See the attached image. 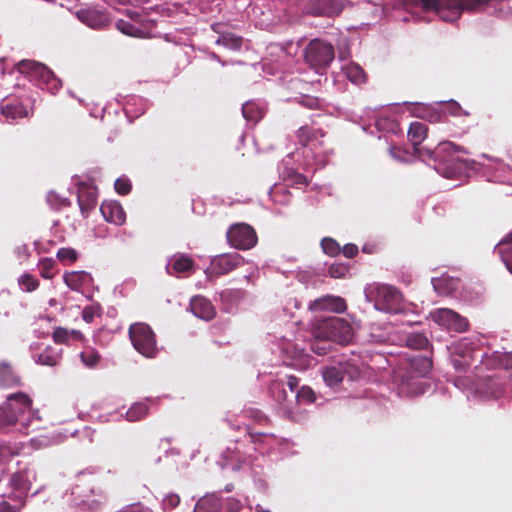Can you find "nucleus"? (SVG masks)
Masks as SVG:
<instances>
[{"label":"nucleus","mask_w":512,"mask_h":512,"mask_svg":"<svg viewBox=\"0 0 512 512\" xmlns=\"http://www.w3.org/2000/svg\"><path fill=\"white\" fill-rule=\"evenodd\" d=\"M313 336L340 345H347L353 339L354 332L347 320L333 316L318 321L313 329Z\"/></svg>","instance_id":"1"},{"label":"nucleus","mask_w":512,"mask_h":512,"mask_svg":"<svg viewBox=\"0 0 512 512\" xmlns=\"http://www.w3.org/2000/svg\"><path fill=\"white\" fill-rule=\"evenodd\" d=\"M376 309L391 314L404 311L403 295L395 286L389 284H374L369 291Z\"/></svg>","instance_id":"2"},{"label":"nucleus","mask_w":512,"mask_h":512,"mask_svg":"<svg viewBox=\"0 0 512 512\" xmlns=\"http://www.w3.org/2000/svg\"><path fill=\"white\" fill-rule=\"evenodd\" d=\"M32 399L25 393L17 392L7 396L6 402L0 406V429L14 426L20 418L28 413Z\"/></svg>","instance_id":"3"},{"label":"nucleus","mask_w":512,"mask_h":512,"mask_svg":"<svg viewBox=\"0 0 512 512\" xmlns=\"http://www.w3.org/2000/svg\"><path fill=\"white\" fill-rule=\"evenodd\" d=\"M129 338L134 349L147 358H155L159 352L157 339L152 328L143 322L131 324L128 329Z\"/></svg>","instance_id":"4"},{"label":"nucleus","mask_w":512,"mask_h":512,"mask_svg":"<svg viewBox=\"0 0 512 512\" xmlns=\"http://www.w3.org/2000/svg\"><path fill=\"white\" fill-rule=\"evenodd\" d=\"M305 61L314 70L319 72L329 67L334 59L332 44L320 39L311 40L305 48Z\"/></svg>","instance_id":"5"},{"label":"nucleus","mask_w":512,"mask_h":512,"mask_svg":"<svg viewBox=\"0 0 512 512\" xmlns=\"http://www.w3.org/2000/svg\"><path fill=\"white\" fill-rule=\"evenodd\" d=\"M20 73L28 74L32 79L36 80L42 88H47L52 93L59 90L61 82L57 79L54 73L44 64L31 61L22 60L18 64Z\"/></svg>","instance_id":"6"},{"label":"nucleus","mask_w":512,"mask_h":512,"mask_svg":"<svg viewBox=\"0 0 512 512\" xmlns=\"http://www.w3.org/2000/svg\"><path fill=\"white\" fill-rule=\"evenodd\" d=\"M480 349H475L474 343L463 338L451 346V360L457 371H466L475 360L479 359Z\"/></svg>","instance_id":"7"},{"label":"nucleus","mask_w":512,"mask_h":512,"mask_svg":"<svg viewBox=\"0 0 512 512\" xmlns=\"http://www.w3.org/2000/svg\"><path fill=\"white\" fill-rule=\"evenodd\" d=\"M227 239L231 246L248 250L257 244V234L254 228L246 223L232 225L227 231Z\"/></svg>","instance_id":"8"},{"label":"nucleus","mask_w":512,"mask_h":512,"mask_svg":"<svg viewBox=\"0 0 512 512\" xmlns=\"http://www.w3.org/2000/svg\"><path fill=\"white\" fill-rule=\"evenodd\" d=\"M432 319L445 329L454 332H464L468 329V320L448 308H439L431 312Z\"/></svg>","instance_id":"9"},{"label":"nucleus","mask_w":512,"mask_h":512,"mask_svg":"<svg viewBox=\"0 0 512 512\" xmlns=\"http://www.w3.org/2000/svg\"><path fill=\"white\" fill-rule=\"evenodd\" d=\"M31 485L30 471L28 469L13 473L9 479V486L13 489V492L8 496L9 499L25 505Z\"/></svg>","instance_id":"10"},{"label":"nucleus","mask_w":512,"mask_h":512,"mask_svg":"<svg viewBox=\"0 0 512 512\" xmlns=\"http://www.w3.org/2000/svg\"><path fill=\"white\" fill-rule=\"evenodd\" d=\"M75 179L77 180L75 184L78 190L77 201L80 211L84 217H88L97 205V187L93 181H81L78 177Z\"/></svg>","instance_id":"11"},{"label":"nucleus","mask_w":512,"mask_h":512,"mask_svg":"<svg viewBox=\"0 0 512 512\" xmlns=\"http://www.w3.org/2000/svg\"><path fill=\"white\" fill-rule=\"evenodd\" d=\"M343 8V0H308L305 12L312 15H338Z\"/></svg>","instance_id":"12"},{"label":"nucleus","mask_w":512,"mask_h":512,"mask_svg":"<svg viewBox=\"0 0 512 512\" xmlns=\"http://www.w3.org/2000/svg\"><path fill=\"white\" fill-rule=\"evenodd\" d=\"M77 18L93 29H102L110 24V18L104 9L87 8L76 12Z\"/></svg>","instance_id":"13"},{"label":"nucleus","mask_w":512,"mask_h":512,"mask_svg":"<svg viewBox=\"0 0 512 512\" xmlns=\"http://www.w3.org/2000/svg\"><path fill=\"white\" fill-rule=\"evenodd\" d=\"M243 257L238 253H226L215 256L211 262V269L217 275H224L243 264Z\"/></svg>","instance_id":"14"},{"label":"nucleus","mask_w":512,"mask_h":512,"mask_svg":"<svg viewBox=\"0 0 512 512\" xmlns=\"http://www.w3.org/2000/svg\"><path fill=\"white\" fill-rule=\"evenodd\" d=\"M309 309L312 312L329 311L342 313L347 309V304L342 297L325 295L312 301L309 304Z\"/></svg>","instance_id":"15"},{"label":"nucleus","mask_w":512,"mask_h":512,"mask_svg":"<svg viewBox=\"0 0 512 512\" xmlns=\"http://www.w3.org/2000/svg\"><path fill=\"white\" fill-rule=\"evenodd\" d=\"M476 391L485 397L500 398L505 393V386L499 377H486L476 387Z\"/></svg>","instance_id":"16"},{"label":"nucleus","mask_w":512,"mask_h":512,"mask_svg":"<svg viewBox=\"0 0 512 512\" xmlns=\"http://www.w3.org/2000/svg\"><path fill=\"white\" fill-rule=\"evenodd\" d=\"M100 211L105 220L110 223L122 225L126 220V213L119 202H103L100 206Z\"/></svg>","instance_id":"17"},{"label":"nucleus","mask_w":512,"mask_h":512,"mask_svg":"<svg viewBox=\"0 0 512 512\" xmlns=\"http://www.w3.org/2000/svg\"><path fill=\"white\" fill-rule=\"evenodd\" d=\"M190 310L196 317L207 321L213 319L216 315L212 303L203 296H195L191 299Z\"/></svg>","instance_id":"18"},{"label":"nucleus","mask_w":512,"mask_h":512,"mask_svg":"<svg viewBox=\"0 0 512 512\" xmlns=\"http://www.w3.org/2000/svg\"><path fill=\"white\" fill-rule=\"evenodd\" d=\"M325 136V133L320 129H314L308 125H304L300 127L297 131V138L301 145L316 148L319 145H322V138Z\"/></svg>","instance_id":"19"},{"label":"nucleus","mask_w":512,"mask_h":512,"mask_svg":"<svg viewBox=\"0 0 512 512\" xmlns=\"http://www.w3.org/2000/svg\"><path fill=\"white\" fill-rule=\"evenodd\" d=\"M65 284L74 291H80L84 286H88L93 282L90 273L86 271L66 272L63 276Z\"/></svg>","instance_id":"20"},{"label":"nucleus","mask_w":512,"mask_h":512,"mask_svg":"<svg viewBox=\"0 0 512 512\" xmlns=\"http://www.w3.org/2000/svg\"><path fill=\"white\" fill-rule=\"evenodd\" d=\"M194 261L191 257L184 254H175L169 261L168 272L174 273H190L193 271Z\"/></svg>","instance_id":"21"},{"label":"nucleus","mask_w":512,"mask_h":512,"mask_svg":"<svg viewBox=\"0 0 512 512\" xmlns=\"http://www.w3.org/2000/svg\"><path fill=\"white\" fill-rule=\"evenodd\" d=\"M52 339L56 344L69 345L71 341H83L84 335L79 330L56 327L52 333Z\"/></svg>","instance_id":"22"},{"label":"nucleus","mask_w":512,"mask_h":512,"mask_svg":"<svg viewBox=\"0 0 512 512\" xmlns=\"http://www.w3.org/2000/svg\"><path fill=\"white\" fill-rule=\"evenodd\" d=\"M21 378L13 371L7 363L0 364V387L14 388L21 386Z\"/></svg>","instance_id":"23"},{"label":"nucleus","mask_w":512,"mask_h":512,"mask_svg":"<svg viewBox=\"0 0 512 512\" xmlns=\"http://www.w3.org/2000/svg\"><path fill=\"white\" fill-rule=\"evenodd\" d=\"M428 136V126L422 122L414 121L408 129V140L412 147L421 145Z\"/></svg>","instance_id":"24"},{"label":"nucleus","mask_w":512,"mask_h":512,"mask_svg":"<svg viewBox=\"0 0 512 512\" xmlns=\"http://www.w3.org/2000/svg\"><path fill=\"white\" fill-rule=\"evenodd\" d=\"M505 354L506 352L493 351L490 354L482 353L480 350L479 361L487 369L504 368L505 366Z\"/></svg>","instance_id":"25"},{"label":"nucleus","mask_w":512,"mask_h":512,"mask_svg":"<svg viewBox=\"0 0 512 512\" xmlns=\"http://www.w3.org/2000/svg\"><path fill=\"white\" fill-rule=\"evenodd\" d=\"M459 279L443 276L433 280V286L436 292L440 295H451L459 287Z\"/></svg>","instance_id":"26"},{"label":"nucleus","mask_w":512,"mask_h":512,"mask_svg":"<svg viewBox=\"0 0 512 512\" xmlns=\"http://www.w3.org/2000/svg\"><path fill=\"white\" fill-rule=\"evenodd\" d=\"M462 150V148L458 147L453 142H441L436 147V161L441 163H447L452 160L454 154Z\"/></svg>","instance_id":"27"},{"label":"nucleus","mask_w":512,"mask_h":512,"mask_svg":"<svg viewBox=\"0 0 512 512\" xmlns=\"http://www.w3.org/2000/svg\"><path fill=\"white\" fill-rule=\"evenodd\" d=\"M243 117L254 124L258 123L265 114L264 109L253 101H247L242 106Z\"/></svg>","instance_id":"28"},{"label":"nucleus","mask_w":512,"mask_h":512,"mask_svg":"<svg viewBox=\"0 0 512 512\" xmlns=\"http://www.w3.org/2000/svg\"><path fill=\"white\" fill-rule=\"evenodd\" d=\"M220 507L219 500L213 495H206L200 498L195 507L194 512H216Z\"/></svg>","instance_id":"29"},{"label":"nucleus","mask_w":512,"mask_h":512,"mask_svg":"<svg viewBox=\"0 0 512 512\" xmlns=\"http://www.w3.org/2000/svg\"><path fill=\"white\" fill-rule=\"evenodd\" d=\"M61 359L59 353H57L52 347H47L40 354H38L36 362L46 366H56Z\"/></svg>","instance_id":"30"},{"label":"nucleus","mask_w":512,"mask_h":512,"mask_svg":"<svg viewBox=\"0 0 512 512\" xmlns=\"http://www.w3.org/2000/svg\"><path fill=\"white\" fill-rule=\"evenodd\" d=\"M1 113L7 119L13 120L27 116V111L21 104H2Z\"/></svg>","instance_id":"31"},{"label":"nucleus","mask_w":512,"mask_h":512,"mask_svg":"<svg viewBox=\"0 0 512 512\" xmlns=\"http://www.w3.org/2000/svg\"><path fill=\"white\" fill-rule=\"evenodd\" d=\"M243 43V38L232 33H225L219 36L216 44L223 45L231 50H240Z\"/></svg>","instance_id":"32"},{"label":"nucleus","mask_w":512,"mask_h":512,"mask_svg":"<svg viewBox=\"0 0 512 512\" xmlns=\"http://www.w3.org/2000/svg\"><path fill=\"white\" fill-rule=\"evenodd\" d=\"M148 406L143 402L133 404L126 412V419L130 422H136L148 414Z\"/></svg>","instance_id":"33"},{"label":"nucleus","mask_w":512,"mask_h":512,"mask_svg":"<svg viewBox=\"0 0 512 512\" xmlns=\"http://www.w3.org/2000/svg\"><path fill=\"white\" fill-rule=\"evenodd\" d=\"M269 392L271 396L278 403H284L288 399V393L285 389V383L282 380H274L269 386Z\"/></svg>","instance_id":"34"},{"label":"nucleus","mask_w":512,"mask_h":512,"mask_svg":"<svg viewBox=\"0 0 512 512\" xmlns=\"http://www.w3.org/2000/svg\"><path fill=\"white\" fill-rule=\"evenodd\" d=\"M346 77L355 84L365 82L366 74L364 70L357 64H349L345 67Z\"/></svg>","instance_id":"35"},{"label":"nucleus","mask_w":512,"mask_h":512,"mask_svg":"<svg viewBox=\"0 0 512 512\" xmlns=\"http://www.w3.org/2000/svg\"><path fill=\"white\" fill-rule=\"evenodd\" d=\"M323 379L328 386L334 387L342 382L343 373L340 368L328 367L323 371Z\"/></svg>","instance_id":"36"},{"label":"nucleus","mask_w":512,"mask_h":512,"mask_svg":"<svg viewBox=\"0 0 512 512\" xmlns=\"http://www.w3.org/2000/svg\"><path fill=\"white\" fill-rule=\"evenodd\" d=\"M116 28L123 34L132 36V37H143L144 32L136 27L135 25L131 24L130 22H127L125 20H118L116 23Z\"/></svg>","instance_id":"37"},{"label":"nucleus","mask_w":512,"mask_h":512,"mask_svg":"<svg viewBox=\"0 0 512 512\" xmlns=\"http://www.w3.org/2000/svg\"><path fill=\"white\" fill-rule=\"evenodd\" d=\"M406 344L409 348L422 350L427 348L429 341L425 335L414 333L407 336Z\"/></svg>","instance_id":"38"},{"label":"nucleus","mask_w":512,"mask_h":512,"mask_svg":"<svg viewBox=\"0 0 512 512\" xmlns=\"http://www.w3.org/2000/svg\"><path fill=\"white\" fill-rule=\"evenodd\" d=\"M411 366L421 376H425L432 369V360L428 357L414 358L411 361Z\"/></svg>","instance_id":"39"},{"label":"nucleus","mask_w":512,"mask_h":512,"mask_svg":"<svg viewBox=\"0 0 512 512\" xmlns=\"http://www.w3.org/2000/svg\"><path fill=\"white\" fill-rule=\"evenodd\" d=\"M55 266V260L43 258L39 263L40 275L45 279H52L55 276Z\"/></svg>","instance_id":"40"},{"label":"nucleus","mask_w":512,"mask_h":512,"mask_svg":"<svg viewBox=\"0 0 512 512\" xmlns=\"http://www.w3.org/2000/svg\"><path fill=\"white\" fill-rule=\"evenodd\" d=\"M321 247L327 255L336 256L341 253V247L336 240L325 237L321 241Z\"/></svg>","instance_id":"41"},{"label":"nucleus","mask_w":512,"mask_h":512,"mask_svg":"<svg viewBox=\"0 0 512 512\" xmlns=\"http://www.w3.org/2000/svg\"><path fill=\"white\" fill-rule=\"evenodd\" d=\"M82 362L88 367L96 366L100 361L99 353L92 348L85 349L80 354Z\"/></svg>","instance_id":"42"},{"label":"nucleus","mask_w":512,"mask_h":512,"mask_svg":"<svg viewBox=\"0 0 512 512\" xmlns=\"http://www.w3.org/2000/svg\"><path fill=\"white\" fill-rule=\"evenodd\" d=\"M20 286L24 287L26 292H33L39 287V281L31 274L24 273L18 279Z\"/></svg>","instance_id":"43"},{"label":"nucleus","mask_w":512,"mask_h":512,"mask_svg":"<svg viewBox=\"0 0 512 512\" xmlns=\"http://www.w3.org/2000/svg\"><path fill=\"white\" fill-rule=\"evenodd\" d=\"M57 258L63 263H74L78 259V253L74 248L63 247L58 250Z\"/></svg>","instance_id":"44"},{"label":"nucleus","mask_w":512,"mask_h":512,"mask_svg":"<svg viewBox=\"0 0 512 512\" xmlns=\"http://www.w3.org/2000/svg\"><path fill=\"white\" fill-rule=\"evenodd\" d=\"M298 103L305 108L311 110H321L323 107V101L317 97L303 95L298 99Z\"/></svg>","instance_id":"45"},{"label":"nucleus","mask_w":512,"mask_h":512,"mask_svg":"<svg viewBox=\"0 0 512 512\" xmlns=\"http://www.w3.org/2000/svg\"><path fill=\"white\" fill-rule=\"evenodd\" d=\"M314 340L311 343V350L318 355H325L330 350V342L329 340L318 339L313 336Z\"/></svg>","instance_id":"46"},{"label":"nucleus","mask_w":512,"mask_h":512,"mask_svg":"<svg viewBox=\"0 0 512 512\" xmlns=\"http://www.w3.org/2000/svg\"><path fill=\"white\" fill-rule=\"evenodd\" d=\"M413 155L420 158V159H429L436 161V147L434 149H431L429 147H421L420 145H417L416 147H413Z\"/></svg>","instance_id":"47"},{"label":"nucleus","mask_w":512,"mask_h":512,"mask_svg":"<svg viewBox=\"0 0 512 512\" xmlns=\"http://www.w3.org/2000/svg\"><path fill=\"white\" fill-rule=\"evenodd\" d=\"M348 272V266L343 263H334L328 268V274L332 278H343L348 274Z\"/></svg>","instance_id":"48"},{"label":"nucleus","mask_w":512,"mask_h":512,"mask_svg":"<svg viewBox=\"0 0 512 512\" xmlns=\"http://www.w3.org/2000/svg\"><path fill=\"white\" fill-rule=\"evenodd\" d=\"M446 112L454 117L459 116H470V113L466 110H464L459 103L456 101H450L446 104L445 108Z\"/></svg>","instance_id":"49"},{"label":"nucleus","mask_w":512,"mask_h":512,"mask_svg":"<svg viewBox=\"0 0 512 512\" xmlns=\"http://www.w3.org/2000/svg\"><path fill=\"white\" fill-rule=\"evenodd\" d=\"M115 190L120 195H127L130 193L132 185L128 178H118L114 183Z\"/></svg>","instance_id":"50"},{"label":"nucleus","mask_w":512,"mask_h":512,"mask_svg":"<svg viewBox=\"0 0 512 512\" xmlns=\"http://www.w3.org/2000/svg\"><path fill=\"white\" fill-rule=\"evenodd\" d=\"M296 398L300 401L312 403L315 401V394L310 387L302 386L296 393Z\"/></svg>","instance_id":"51"},{"label":"nucleus","mask_w":512,"mask_h":512,"mask_svg":"<svg viewBox=\"0 0 512 512\" xmlns=\"http://www.w3.org/2000/svg\"><path fill=\"white\" fill-rule=\"evenodd\" d=\"M25 505H21L20 502L11 504L10 502L3 500L0 502V512H21Z\"/></svg>","instance_id":"52"},{"label":"nucleus","mask_w":512,"mask_h":512,"mask_svg":"<svg viewBox=\"0 0 512 512\" xmlns=\"http://www.w3.org/2000/svg\"><path fill=\"white\" fill-rule=\"evenodd\" d=\"M180 503V497L177 494L167 495L163 500V507L166 510H172Z\"/></svg>","instance_id":"53"},{"label":"nucleus","mask_w":512,"mask_h":512,"mask_svg":"<svg viewBox=\"0 0 512 512\" xmlns=\"http://www.w3.org/2000/svg\"><path fill=\"white\" fill-rule=\"evenodd\" d=\"M99 307L96 306H86L83 309L82 317L83 320L87 323H91L94 320L95 315L98 313Z\"/></svg>","instance_id":"54"},{"label":"nucleus","mask_w":512,"mask_h":512,"mask_svg":"<svg viewBox=\"0 0 512 512\" xmlns=\"http://www.w3.org/2000/svg\"><path fill=\"white\" fill-rule=\"evenodd\" d=\"M118 512H150L148 508H145L141 503H134L127 505Z\"/></svg>","instance_id":"55"},{"label":"nucleus","mask_w":512,"mask_h":512,"mask_svg":"<svg viewBox=\"0 0 512 512\" xmlns=\"http://www.w3.org/2000/svg\"><path fill=\"white\" fill-rule=\"evenodd\" d=\"M343 255L347 258H353L358 254V247L355 244L349 243L346 244L343 249H341Z\"/></svg>","instance_id":"56"},{"label":"nucleus","mask_w":512,"mask_h":512,"mask_svg":"<svg viewBox=\"0 0 512 512\" xmlns=\"http://www.w3.org/2000/svg\"><path fill=\"white\" fill-rule=\"evenodd\" d=\"M504 369L509 372L508 381L512 382V351L506 352L505 354V366Z\"/></svg>","instance_id":"57"},{"label":"nucleus","mask_w":512,"mask_h":512,"mask_svg":"<svg viewBox=\"0 0 512 512\" xmlns=\"http://www.w3.org/2000/svg\"><path fill=\"white\" fill-rule=\"evenodd\" d=\"M286 385L289 387L290 391L293 393L299 385V380L296 376L290 375V376H288L287 382L285 383V386Z\"/></svg>","instance_id":"58"},{"label":"nucleus","mask_w":512,"mask_h":512,"mask_svg":"<svg viewBox=\"0 0 512 512\" xmlns=\"http://www.w3.org/2000/svg\"><path fill=\"white\" fill-rule=\"evenodd\" d=\"M227 507L231 512H236L240 509L241 504L240 502L235 498H229L227 500Z\"/></svg>","instance_id":"59"},{"label":"nucleus","mask_w":512,"mask_h":512,"mask_svg":"<svg viewBox=\"0 0 512 512\" xmlns=\"http://www.w3.org/2000/svg\"><path fill=\"white\" fill-rule=\"evenodd\" d=\"M502 243H510L511 244V248L508 253L507 267L512 272V232L508 235L507 239L505 241H503Z\"/></svg>","instance_id":"60"},{"label":"nucleus","mask_w":512,"mask_h":512,"mask_svg":"<svg viewBox=\"0 0 512 512\" xmlns=\"http://www.w3.org/2000/svg\"><path fill=\"white\" fill-rule=\"evenodd\" d=\"M293 183L298 185H307L308 180L306 176L300 174V173H294L293 175Z\"/></svg>","instance_id":"61"},{"label":"nucleus","mask_w":512,"mask_h":512,"mask_svg":"<svg viewBox=\"0 0 512 512\" xmlns=\"http://www.w3.org/2000/svg\"><path fill=\"white\" fill-rule=\"evenodd\" d=\"M401 152L400 148H397L395 146H391L389 147V154L395 158V159H398L400 160L401 157L399 156V153Z\"/></svg>","instance_id":"62"},{"label":"nucleus","mask_w":512,"mask_h":512,"mask_svg":"<svg viewBox=\"0 0 512 512\" xmlns=\"http://www.w3.org/2000/svg\"><path fill=\"white\" fill-rule=\"evenodd\" d=\"M223 25L221 23H214L211 25V28L214 32L218 33L219 36H222V34H225V32L222 30Z\"/></svg>","instance_id":"63"},{"label":"nucleus","mask_w":512,"mask_h":512,"mask_svg":"<svg viewBox=\"0 0 512 512\" xmlns=\"http://www.w3.org/2000/svg\"><path fill=\"white\" fill-rule=\"evenodd\" d=\"M440 114L437 112H430V115L428 117V120L430 122H438L440 120Z\"/></svg>","instance_id":"64"}]
</instances>
